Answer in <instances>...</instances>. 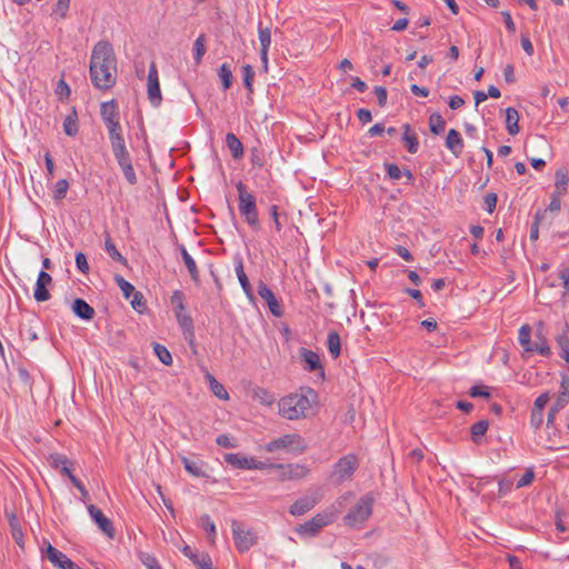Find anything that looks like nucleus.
<instances>
[{
  "label": "nucleus",
  "instance_id": "32",
  "mask_svg": "<svg viewBox=\"0 0 569 569\" xmlns=\"http://www.w3.org/2000/svg\"><path fill=\"white\" fill-rule=\"evenodd\" d=\"M488 428H489L488 420L482 419V420L475 422L470 427V435H471L472 442H475L476 445H480L482 442V437L488 431Z\"/></svg>",
  "mask_w": 569,
  "mask_h": 569
},
{
  "label": "nucleus",
  "instance_id": "13",
  "mask_svg": "<svg viewBox=\"0 0 569 569\" xmlns=\"http://www.w3.org/2000/svg\"><path fill=\"white\" fill-rule=\"evenodd\" d=\"M43 553L46 558L58 569H82L76 562L69 559L67 555L50 543L47 545Z\"/></svg>",
  "mask_w": 569,
  "mask_h": 569
},
{
  "label": "nucleus",
  "instance_id": "38",
  "mask_svg": "<svg viewBox=\"0 0 569 569\" xmlns=\"http://www.w3.org/2000/svg\"><path fill=\"white\" fill-rule=\"evenodd\" d=\"M429 130L431 133L439 136L445 131L446 121L439 112H433L429 117Z\"/></svg>",
  "mask_w": 569,
  "mask_h": 569
},
{
  "label": "nucleus",
  "instance_id": "33",
  "mask_svg": "<svg viewBox=\"0 0 569 569\" xmlns=\"http://www.w3.org/2000/svg\"><path fill=\"white\" fill-rule=\"evenodd\" d=\"M9 526H10V532L12 536V539L19 547H23V531L20 525L19 519L12 513L9 517Z\"/></svg>",
  "mask_w": 569,
  "mask_h": 569
},
{
  "label": "nucleus",
  "instance_id": "45",
  "mask_svg": "<svg viewBox=\"0 0 569 569\" xmlns=\"http://www.w3.org/2000/svg\"><path fill=\"white\" fill-rule=\"evenodd\" d=\"M70 183L67 179H60L56 182L52 197L56 201H61L66 198Z\"/></svg>",
  "mask_w": 569,
  "mask_h": 569
},
{
  "label": "nucleus",
  "instance_id": "46",
  "mask_svg": "<svg viewBox=\"0 0 569 569\" xmlns=\"http://www.w3.org/2000/svg\"><path fill=\"white\" fill-rule=\"evenodd\" d=\"M153 351L154 353L157 355L158 359L166 366H170L172 363V357H171V353L169 352V350L158 343V342H154L153 343Z\"/></svg>",
  "mask_w": 569,
  "mask_h": 569
},
{
  "label": "nucleus",
  "instance_id": "30",
  "mask_svg": "<svg viewBox=\"0 0 569 569\" xmlns=\"http://www.w3.org/2000/svg\"><path fill=\"white\" fill-rule=\"evenodd\" d=\"M104 249L112 260L128 267L127 258L119 252L109 233H106Z\"/></svg>",
  "mask_w": 569,
  "mask_h": 569
},
{
  "label": "nucleus",
  "instance_id": "11",
  "mask_svg": "<svg viewBox=\"0 0 569 569\" xmlns=\"http://www.w3.org/2000/svg\"><path fill=\"white\" fill-rule=\"evenodd\" d=\"M223 460L229 466L236 469L242 470H262L266 468V463L262 461H258L254 458H248L240 453H224Z\"/></svg>",
  "mask_w": 569,
  "mask_h": 569
},
{
  "label": "nucleus",
  "instance_id": "55",
  "mask_svg": "<svg viewBox=\"0 0 569 569\" xmlns=\"http://www.w3.org/2000/svg\"><path fill=\"white\" fill-rule=\"evenodd\" d=\"M269 214H270L271 220L274 223L276 231L280 232L283 228V224L280 221L281 213L279 212V207L277 204H271L269 207Z\"/></svg>",
  "mask_w": 569,
  "mask_h": 569
},
{
  "label": "nucleus",
  "instance_id": "51",
  "mask_svg": "<svg viewBox=\"0 0 569 569\" xmlns=\"http://www.w3.org/2000/svg\"><path fill=\"white\" fill-rule=\"evenodd\" d=\"M69 7L70 0H58L52 10V14L58 16L59 19L63 20L67 18Z\"/></svg>",
  "mask_w": 569,
  "mask_h": 569
},
{
  "label": "nucleus",
  "instance_id": "54",
  "mask_svg": "<svg viewBox=\"0 0 569 569\" xmlns=\"http://www.w3.org/2000/svg\"><path fill=\"white\" fill-rule=\"evenodd\" d=\"M132 296V300H131V307L142 313V311L146 309V299L143 297V295L140 292V291H137L131 295Z\"/></svg>",
  "mask_w": 569,
  "mask_h": 569
},
{
  "label": "nucleus",
  "instance_id": "58",
  "mask_svg": "<svg viewBox=\"0 0 569 569\" xmlns=\"http://www.w3.org/2000/svg\"><path fill=\"white\" fill-rule=\"evenodd\" d=\"M559 278L562 280V284L565 288L562 298L566 299L567 297H569V263L560 270Z\"/></svg>",
  "mask_w": 569,
  "mask_h": 569
},
{
  "label": "nucleus",
  "instance_id": "47",
  "mask_svg": "<svg viewBox=\"0 0 569 569\" xmlns=\"http://www.w3.org/2000/svg\"><path fill=\"white\" fill-rule=\"evenodd\" d=\"M114 281L121 289L122 295L126 299H129L131 297V295L136 292L133 284H131L129 281H127L122 276L114 274Z\"/></svg>",
  "mask_w": 569,
  "mask_h": 569
},
{
  "label": "nucleus",
  "instance_id": "19",
  "mask_svg": "<svg viewBox=\"0 0 569 569\" xmlns=\"http://www.w3.org/2000/svg\"><path fill=\"white\" fill-rule=\"evenodd\" d=\"M319 501L320 498L317 496L300 497L289 507V513L295 517L302 516L313 509Z\"/></svg>",
  "mask_w": 569,
  "mask_h": 569
},
{
  "label": "nucleus",
  "instance_id": "27",
  "mask_svg": "<svg viewBox=\"0 0 569 569\" xmlns=\"http://www.w3.org/2000/svg\"><path fill=\"white\" fill-rule=\"evenodd\" d=\"M226 146L234 160H240L243 157V144L233 132L226 134Z\"/></svg>",
  "mask_w": 569,
  "mask_h": 569
},
{
  "label": "nucleus",
  "instance_id": "39",
  "mask_svg": "<svg viewBox=\"0 0 569 569\" xmlns=\"http://www.w3.org/2000/svg\"><path fill=\"white\" fill-rule=\"evenodd\" d=\"M531 327L528 323L522 325L519 329V343L526 352H531Z\"/></svg>",
  "mask_w": 569,
  "mask_h": 569
},
{
  "label": "nucleus",
  "instance_id": "63",
  "mask_svg": "<svg viewBox=\"0 0 569 569\" xmlns=\"http://www.w3.org/2000/svg\"><path fill=\"white\" fill-rule=\"evenodd\" d=\"M403 291H405V293L410 296L413 300H416V302L419 306V308H423L426 306V303L423 301L422 293H421L420 290L412 289V288H406Z\"/></svg>",
  "mask_w": 569,
  "mask_h": 569
},
{
  "label": "nucleus",
  "instance_id": "41",
  "mask_svg": "<svg viewBox=\"0 0 569 569\" xmlns=\"http://www.w3.org/2000/svg\"><path fill=\"white\" fill-rule=\"evenodd\" d=\"M258 33L260 41V51H263V56L268 52L271 44V31L268 27L263 28L262 23L258 24Z\"/></svg>",
  "mask_w": 569,
  "mask_h": 569
},
{
  "label": "nucleus",
  "instance_id": "6",
  "mask_svg": "<svg viewBox=\"0 0 569 569\" xmlns=\"http://www.w3.org/2000/svg\"><path fill=\"white\" fill-rule=\"evenodd\" d=\"M335 520L336 512L331 509H327L297 526L295 531L301 537L312 538L318 536L325 527L331 525Z\"/></svg>",
  "mask_w": 569,
  "mask_h": 569
},
{
  "label": "nucleus",
  "instance_id": "48",
  "mask_svg": "<svg viewBox=\"0 0 569 569\" xmlns=\"http://www.w3.org/2000/svg\"><path fill=\"white\" fill-rule=\"evenodd\" d=\"M241 70L243 76V86L250 93H252L254 71L250 64L242 66Z\"/></svg>",
  "mask_w": 569,
  "mask_h": 569
},
{
  "label": "nucleus",
  "instance_id": "10",
  "mask_svg": "<svg viewBox=\"0 0 569 569\" xmlns=\"http://www.w3.org/2000/svg\"><path fill=\"white\" fill-rule=\"evenodd\" d=\"M264 448L268 452H274L281 449L290 448L293 451L302 453L306 451L307 445L300 435L288 433L268 442Z\"/></svg>",
  "mask_w": 569,
  "mask_h": 569
},
{
  "label": "nucleus",
  "instance_id": "60",
  "mask_svg": "<svg viewBox=\"0 0 569 569\" xmlns=\"http://www.w3.org/2000/svg\"><path fill=\"white\" fill-rule=\"evenodd\" d=\"M542 422H543V411L532 409L531 413H530V426L535 430H538L541 427Z\"/></svg>",
  "mask_w": 569,
  "mask_h": 569
},
{
  "label": "nucleus",
  "instance_id": "62",
  "mask_svg": "<svg viewBox=\"0 0 569 569\" xmlns=\"http://www.w3.org/2000/svg\"><path fill=\"white\" fill-rule=\"evenodd\" d=\"M377 97L379 107L383 108L387 104L388 93L385 87L377 86L373 89Z\"/></svg>",
  "mask_w": 569,
  "mask_h": 569
},
{
  "label": "nucleus",
  "instance_id": "50",
  "mask_svg": "<svg viewBox=\"0 0 569 569\" xmlns=\"http://www.w3.org/2000/svg\"><path fill=\"white\" fill-rule=\"evenodd\" d=\"M383 168L386 170V174L391 180H399L402 178V170L398 167V164L392 162H385Z\"/></svg>",
  "mask_w": 569,
  "mask_h": 569
},
{
  "label": "nucleus",
  "instance_id": "18",
  "mask_svg": "<svg viewBox=\"0 0 569 569\" xmlns=\"http://www.w3.org/2000/svg\"><path fill=\"white\" fill-rule=\"evenodd\" d=\"M51 283H52V277L48 272L41 270L38 274L36 288L33 291V298L36 299V301L44 302L51 298V295L47 288Z\"/></svg>",
  "mask_w": 569,
  "mask_h": 569
},
{
  "label": "nucleus",
  "instance_id": "2",
  "mask_svg": "<svg viewBox=\"0 0 569 569\" xmlns=\"http://www.w3.org/2000/svg\"><path fill=\"white\" fill-rule=\"evenodd\" d=\"M316 399L317 393L311 388H307L305 393H291L279 401V412L289 420L305 418Z\"/></svg>",
  "mask_w": 569,
  "mask_h": 569
},
{
  "label": "nucleus",
  "instance_id": "64",
  "mask_svg": "<svg viewBox=\"0 0 569 569\" xmlns=\"http://www.w3.org/2000/svg\"><path fill=\"white\" fill-rule=\"evenodd\" d=\"M535 479V472L532 469H528L517 482V488L529 486Z\"/></svg>",
  "mask_w": 569,
  "mask_h": 569
},
{
  "label": "nucleus",
  "instance_id": "8",
  "mask_svg": "<svg viewBox=\"0 0 569 569\" xmlns=\"http://www.w3.org/2000/svg\"><path fill=\"white\" fill-rule=\"evenodd\" d=\"M100 116L107 127L108 137L122 132L120 123V111L117 100L102 102L100 106Z\"/></svg>",
  "mask_w": 569,
  "mask_h": 569
},
{
  "label": "nucleus",
  "instance_id": "1",
  "mask_svg": "<svg viewBox=\"0 0 569 569\" xmlns=\"http://www.w3.org/2000/svg\"><path fill=\"white\" fill-rule=\"evenodd\" d=\"M90 80L94 88L109 90L117 82V57L108 40L98 41L91 52L89 66Z\"/></svg>",
  "mask_w": 569,
  "mask_h": 569
},
{
  "label": "nucleus",
  "instance_id": "49",
  "mask_svg": "<svg viewBox=\"0 0 569 569\" xmlns=\"http://www.w3.org/2000/svg\"><path fill=\"white\" fill-rule=\"evenodd\" d=\"M49 463L53 469H61L66 465H72L67 456L61 453H51L49 457Z\"/></svg>",
  "mask_w": 569,
  "mask_h": 569
},
{
  "label": "nucleus",
  "instance_id": "26",
  "mask_svg": "<svg viewBox=\"0 0 569 569\" xmlns=\"http://www.w3.org/2000/svg\"><path fill=\"white\" fill-rule=\"evenodd\" d=\"M181 551L194 563L198 569H210L212 567L211 558L209 555H202L199 557L189 546H184Z\"/></svg>",
  "mask_w": 569,
  "mask_h": 569
},
{
  "label": "nucleus",
  "instance_id": "35",
  "mask_svg": "<svg viewBox=\"0 0 569 569\" xmlns=\"http://www.w3.org/2000/svg\"><path fill=\"white\" fill-rule=\"evenodd\" d=\"M78 114L76 109L72 110L63 120V131L69 137H74L78 133Z\"/></svg>",
  "mask_w": 569,
  "mask_h": 569
},
{
  "label": "nucleus",
  "instance_id": "28",
  "mask_svg": "<svg viewBox=\"0 0 569 569\" xmlns=\"http://www.w3.org/2000/svg\"><path fill=\"white\" fill-rule=\"evenodd\" d=\"M180 251H181V257H182V260L188 269V272L190 274V278L191 280L198 284L200 282V274H199V270H198V267H197V263L196 261L193 260V258L188 253L187 249L184 248V246H180Z\"/></svg>",
  "mask_w": 569,
  "mask_h": 569
},
{
  "label": "nucleus",
  "instance_id": "29",
  "mask_svg": "<svg viewBox=\"0 0 569 569\" xmlns=\"http://www.w3.org/2000/svg\"><path fill=\"white\" fill-rule=\"evenodd\" d=\"M519 112L513 107H508L506 109V129L509 134L516 136L519 133Z\"/></svg>",
  "mask_w": 569,
  "mask_h": 569
},
{
  "label": "nucleus",
  "instance_id": "43",
  "mask_svg": "<svg viewBox=\"0 0 569 569\" xmlns=\"http://www.w3.org/2000/svg\"><path fill=\"white\" fill-rule=\"evenodd\" d=\"M218 76L222 82V89L226 91L232 86V71L228 63H222L218 70Z\"/></svg>",
  "mask_w": 569,
  "mask_h": 569
},
{
  "label": "nucleus",
  "instance_id": "17",
  "mask_svg": "<svg viewBox=\"0 0 569 569\" xmlns=\"http://www.w3.org/2000/svg\"><path fill=\"white\" fill-rule=\"evenodd\" d=\"M111 150L117 163L131 159L130 152L127 148L123 132L109 136Z\"/></svg>",
  "mask_w": 569,
  "mask_h": 569
},
{
  "label": "nucleus",
  "instance_id": "4",
  "mask_svg": "<svg viewBox=\"0 0 569 569\" xmlns=\"http://www.w3.org/2000/svg\"><path fill=\"white\" fill-rule=\"evenodd\" d=\"M184 300L186 296L181 290L173 291L170 299L176 319L183 332V336L189 340L190 343H192L194 339L193 320L191 316L186 311Z\"/></svg>",
  "mask_w": 569,
  "mask_h": 569
},
{
  "label": "nucleus",
  "instance_id": "15",
  "mask_svg": "<svg viewBox=\"0 0 569 569\" xmlns=\"http://www.w3.org/2000/svg\"><path fill=\"white\" fill-rule=\"evenodd\" d=\"M258 295L266 301L269 311L274 317L280 318L283 316V307L281 302L276 298L272 290L262 280H259L258 282Z\"/></svg>",
  "mask_w": 569,
  "mask_h": 569
},
{
  "label": "nucleus",
  "instance_id": "61",
  "mask_svg": "<svg viewBox=\"0 0 569 569\" xmlns=\"http://www.w3.org/2000/svg\"><path fill=\"white\" fill-rule=\"evenodd\" d=\"M469 395L472 398L482 397V398H489L490 392L488 391V388L486 386L476 385L472 386L469 390Z\"/></svg>",
  "mask_w": 569,
  "mask_h": 569
},
{
  "label": "nucleus",
  "instance_id": "9",
  "mask_svg": "<svg viewBox=\"0 0 569 569\" xmlns=\"http://www.w3.org/2000/svg\"><path fill=\"white\" fill-rule=\"evenodd\" d=\"M231 530L234 546L240 553L247 552L257 545L258 537L256 533L252 530H246L240 521L232 520Z\"/></svg>",
  "mask_w": 569,
  "mask_h": 569
},
{
  "label": "nucleus",
  "instance_id": "24",
  "mask_svg": "<svg viewBox=\"0 0 569 569\" xmlns=\"http://www.w3.org/2000/svg\"><path fill=\"white\" fill-rule=\"evenodd\" d=\"M234 270H236V274L238 277V280L240 282V286L243 290V292L246 293L247 298L250 300V301H253L254 300V293H253V289H252V286L244 272V269H243V262H242V259L239 258L237 261H236V264H234Z\"/></svg>",
  "mask_w": 569,
  "mask_h": 569
},
{
  "label": "nucleus",
  "instance_id": "36",
  "mask_svg": "<svg viewBox=\"0 0 569 569\" xmlns=\"http://www.w3.org/2000/svg\"><path fill=\"white\" fill-rule=\"evenodd\" d=\"M118 166L120 167L126 181L130 186H134L138 183V177H137L136 170L133 168L132 159L122 161L121 163H118Z\"/></svg>",
  "mask_w": 569,
  "mask_h": 569
},
{
  "label": "nucleus",
  "instance_id": "14",
  "mask_svg": "<svg viewBox=\"0 0 569 569\" xmlns=\"http://www.w3.org/2000/svg\"><path fill=\"white\" fill-rule=\"evenodd\" d=\"M270 467L280 470L279 478L281 481L301 479L309 472V469L306 466L299 463H272Z\"/></svg>",
  "mask_w": 569,
  "mask_h": 569
},
{
  "label": "nucleus",
  "instance_id": "52",
  "mask_svg": "<svg viewBox=\"0 0 569 569\" xmlns=\"http://www.w3.org/2000/svg\"><path fill=\"white\" fill-rule=\"evenodd\" d=\"M183 467L184 469L192 476L201 477L204 476V472L202 471L201 467L198 462L191 461L188 458H182Z\"/></svg>",
  "mask_w": 569,
  "mask_h": 569
},
{
  "label": "nucleus",
  "instance_id": "22",
  "mask_svg": "<svg viewBox=\"0 0 569 569\" xmlns=\"http://www.w3.org/2000/svg\"><path fill=\"white\" fill-rule=\"evenodd\" d=\"M71 309L73 313L86 321H90L94 318V309L82 298H76L72 302Z\"/></svg>",
  "mask_w": 569,
  "mask_h": 569
},
{
  "label": "nucleus",
  "instance_id": "12",
  "mask_svg": "<svg viewBox=\"0 0 569 569\" xmlns=\"http://www.w3.org/2000/svg\"><path fill=\"white\" fill-rule=\"evenodd\" d=\"M148 88H147V94L150 103L153 107H159L162 101L161 90H160V83H159V73L158 69L154 62H151L149 67L148 72Z\"/></svg>",
  "mask_w": 569,
  "mask_h": 569
},
{
  "label": "nucleus",
  "instance_id": "20",
  "mask_svg": "<svg viewBox=\"0 0 569 569\" xmlns=\"http://www.w3.org/2000/svg\"><path fill=\"white\" fill-rule=\"evenodd\" d=\"M535 341L532 342L531 352H537L542 357H549L551 355L550 347L545 336V325L539 321L535 331Z\"/></svg>",
  "mask_w": 569,
  "mask_h": 569
},
{
  "label": "nucleus",
  "instance_id": "3",
  "mask_svg": "<svg viewBox=\"0 0 569 569\" xmlns=\"http://www.w3.org/2000/svg\"><path fill=\"white\" fill-rule=\"evenodd\" d=\"M236 189L238 192V209L241 218L253 232L260 231L262 227L256 196L249 191L248 187L242 181L236 183Z\"/></svg>",
  "mask_w": 569,
  "mask_h": 569
},
{
  "label": "nucleus",
  "instance_id": "16",
  "mask_svg": "<svg viewBox=\"0 0 569 569\" xmlns=\"http://www.w3.org/2000/svg\"><path fill=\"white\" fill-rule=\"evenodd\" d=\"M88 512L99 529L110 539L114 538L116 531L111 520L94 505L87 507Z\"/></svg>",
  "mask_w": 569,
  "mask_h": 569
},
{
  "label": "nucleus",
  "instance_id": "23",
  "mask_svg": "<svg viewBox=\"0 0 569 569\" xmlns=\"http://www.w3.org/2000/svg\"><path fill=\"white\" fill-rule=\"evenodd\" d=\"M445 144L446 148L456 157H459L462 153L465 147L463 139L460 132L456 129H450L448 131Z\"/></svg>",
  "mask_w": 569,
  "mask_h": 569
},
{
  "label": "nucleus",
  "instance_id": "5",
  "mask_svg": "<svg viewBox=\"0 0 569 569\" xmlns=\"http://www.w3.org/2000/svg\"><path fill=\"white\" fill-rule=\"evenodd\" d=\"M360 466V460L357 455L348 453L338 459L332 466L330 480L333 485L340 486L343 482L351 480L355 472Z\"/></svg>",
  "mask_w": 569,
  "mask_h": 569
},
{
  "label": "nucleus",
  "instance_id": "57",
  "mask_svg": "<svg viewBox=\"0 0 569 569\" xmlns=\"http://www.w3.org/2000/svg\"><path fill=\"white\" fill-rule=\"evenodd\" d=\"M483 202H485V209L489 212V213H492L497 207V202H498V196L497 193L495 192H488L485 197H483Z\"/></svg>",
  "mask_w": 569,
  "mask_h": 569
},
{
  "label": "nucleus",
  "instance_id": "21",
  "mask_svg": "<svg viewBox=\"0 0 569 569\" xmlns=\"http://www.w3.org/2000/svg\"><path fill=\"white\" fill-rule=\"evenodd\" d=\"M300 357L306 363L305 369L309 372H313L317 370H320L321 377H325V369L322 367V363L320 361L319 355L312 350L301 348L300 349Z\"/></svg>",
  "mask_w": 569,
  "mask_h": 569
},
{
  "label": "nucleus",
  "instance_id": "7",
  "mask_svg": "<svg viewBox=\"0 0 569 569\" xmlns=\"http://www.w3.org/2000/svg\"><path fill=\"white\" fill-rule=\"evenodd\" d=\"M375 498L371 493L360 497L357 503L343 517L345 525L360 527L372 513Z\"/></svg>",
  "mask_w": 569,
  "mask_h": 569
},
{
  "label": "nucleus",
  "instance_id": "40",
  "mask_svg": "<svg viewBox=\"0 0 569 569\" xmlns=\"http://www.w3.org/2000/svg\"><path fill=\"white\" fill-rule=\"evenodd\" d=\"M208 381H209V385H210V389L212 391V393L220 398V399H223V400H227L229 399V395L227 392V390L224 389L223 385L220 383L211 373L207 372L206 375Z\"/></svg>",
  "mask_w": 569,
  "mask_h": 569
},
{
  "label": "nucleus",
  "instance_id": "25",
  "mask_svg": "<svg viewBox=\"0 0 569 569\" xmlns=\"http://www.w3.org/2000/svg\"><path fill=\"white\" fill-rule=\"evenodd\" d=\"M402 141L407 149V151L411 154L418 152L419 149V140L415 132L411 130V126L409 123H405L402 126Z\"/></svg>",
  "mask_w": 569,
  "mask_h": 569
},
{
  "label": "nucleus",
  "instance_id": "59",
  "mask_svg": "<svg viewBox=\"0 0 569 569\" xmlns=\"http://www.w3.org/2000/svg\"><path fill=\"white\" fill-rule=\"evenodd\" d=\"M76 266L80 272L87 274L89 272V264L87 261V257L83 252L76 253Z\"/></svg>",
  "mask_w": 569,
  "mask_h": 569
},
{
  "label": "nucleus",
  "instance_id": "31",
  "mask_svg": "<svg viewBox=\"0 0 569 569\" xmlns=\"http://www.w3.org/2000/svg\"><path fill=\"white\" fill-rule=\"evenodd\" d=\"M327 348H328V351L330 353V356L332 357V359H337L340 353H341V339H340V336L337 331L335 330H331L329 333H328V337H327Z\"/></svg>",
  "mask_w": 569,
  "mask_h": 569
},
{
  "label": "nucleus",
  "instance_id": "37",
  "mask_svg": "<svg viewBox=\"0 0 569 569\" xmlns=\"http://www.w3.org/2000/svg\"><path fill=\"white\" fill-rule=\"evenodd\" d=\"M199 525L207 532V537H208L209 542L211 545H213L217 531H216V525L211 520L210 516L209 515L201 516L200 519H199Z\"/></svg>",
  "mask_w": 569,
  "mask_h": 569
},
{
  "label": "nucleus",
  "instance_id": "56",
  "mask_svg": "<svg viewBox=\"0 0 569 569\" xmlns=\"http://www.w3.org/2000/svg\"><path fill=\"white\" fill-rule=\"evenodd\" d=\"M542 216L543 214L540 211H538L535 214V220L532 221V223L530 226V233H529V238L531 241H536L539 238V223H540Z\"/></svg>",
  "mask_w": 569,
  "mask_h": 569
},
{
  "label": "nucleus",
  "instance_id": "53",
  "mask_svg": "<svg viewBox=\"0 0 569 569\" xmlns=\"http://www.w3.org/2000/svg\"><path fill=\"white\" fill-rule=\"evenodd\" d=\"M139 559L147 567V569H161L157 558L147 552H140Z\"/></svg>",
  "mask_w": 569,
  "mask_h": 569
},
{
  "label": "nucleus",
  "instance_id": "34",
  "mask_svg": "<svg viewBox=\"0 0 569 569\" xmlns=\"http://www.w3.org/2000/svg\"><path fill=\"white\" fill-rule=\"evenodd\" d=\"M556 183H555V192L556 194H565L567 192L568 186V171L566 168H560L556 171L555 174Z\"/></svg>",
  "mask_w": 569,
  "mask_h": 569
},
{
  "label": "nucleus",
  "instance_id": "42",
  "mask_svg": "<svg viewBox=\"0 0 569 569\" xmlns=\"http://www.w3.org/2000/svg\"><path fill=\"white\" fill-rule=\"evenodd\" d=\"M250 163L253 168H262L266 164L264 150L260 146L250 149Z\"/></svg>",
  "mask_w": 569,
  "mask_h": 569
},
{
  "label": "nucleus",
  "instance_id": "44",
  "mask_svg": "<svg viewBox=\"0 0 569 569\" xmlns=\"http://www.w3.org/2000/svg\"><path fill=\"white\" fill-rule=\"evenodd\" d=\"M206 53V36L200 34L193 42V59L196 64H200Z\"/></svg>",
  "mask_w": 569,
  "mask_h": 569
}]
</instances>
